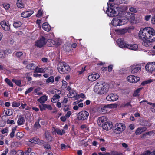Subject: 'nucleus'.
<instances>
[{
  "instance_id": "52",
  "label": "nucleus",
  "mask_w": 155,
  "mask_h": 155,
  "mask_svg": "<svg viewBox=\"0 0 155 155\" xmlns=\"http://www.w3.org/2000/svg\"><path fill=\"white\" fill-rule=\"evenodd\" d=\"M20 105L19 103L16 102H13L12 105L13 107H19Z\"/></svg>"
},
{
  "instance_id": "46",
  "label": "nucleus",
  "mask_w": 155,
  "mask_h": 155,
  "mask_svg": "<svg viewBox=\"0 0 155 155\" xmlns=\"http://www.w3.org/2000/svg\"><path fill=\"white\" fill-rule=\"evenodd\" d=\"M5 56V53L4 51L0 50V58H4Z\"/></svg>"
},
{
  "instance_id": "40",
  "label": "nucleus",
  "mask_w": 155,
  "mask_h": 155,
  "mask_svg": "<svg viewBox=\"0 0 155 155\" xmlns=\"http://www.w3.org/2000/svg\"><path fill=\"white\" fill-rule=\"evenodd\" d=\"M21 106L22 107V108L25 109L26 110H28L31 109V107L28 106H27V104L25 103L23 104L21 103Z\"/></svg>"
},
{
  "instance_id": "36",
  "label": "nucleus",
  "mask_w": 155,
  "mask_h": 155,
  "mask_svg": "<svg viewBox=\"0 0 155 155\" xmlns=\"http://www.w3.org/2000/svg\"><path fill=\"white\" fill-rule=\"evenodd\" d=\"M17 128V126H15L12 129V132L10 133V136L11 138H13L14 136V134Z\"/></svg>"
},
{
  "instance_id": "58",
  "label": "nucleus",
  "mask_w": 155,
  "mask_h": 155,
  "mask_svg": "<svg viewBox=\"0 0 155 155\" xmlns=\"http://www.w3.org/2000/svg\"><path fill=\"white\" fill-rule=\"evenodd\" d=\"M42 14L41 11V10H39L38 11V13L36 15V16L38 17H40L42 15Z\"/></svg>"
},
{
  "instance_id": "44",
  "label": "nucleus",
  "mask_w": 155,
  "mask_h": 155,
  "mask_svg": "<svg viewBox=\"0 0 155 155\" xmlns=\"http://www.w3.org/2000/svg\"><path fill=\"white\" fill-rule=\"evenodd\" d=\"M6 83L11 87H13V84L8 79L6 78L5 80Z\"/></svg>"
},
{
  "instance_id": "60",
  "label": "nucleus",
  "mask_w": 155,
  "mask_h": 155,
  "mask_svg": "<svg viewBox=\"0 0 155 155\" xmlns=\"http://www.w3.org/2000/svg\"><path fill=\"white\" fill-rule=\"evenodd\" d=\"M129 10L132 12H137L136 9L134 7H130Z\"/></svg>"
},
{
  "instance_id": "15",
  "label": "nucleus",
  "mask_w": 155,
  "mask_h": 155,
  "mask_svg": "<svg viewBox=\"0 0 155 155\" xmlns=\"http://www.w3.org/2000/svg\"><path fill=\"white\" fill-rule=\"evenodd\" d=\"M0 25L3 29L5 31H8L10 30V25L8 21H2L1 22Z\"/></svg>"
},
{
  "instance_id": "37",
  "label": "nucleus",
  "mask_w": 155,
  "mask_h": 155,
  "mask_svg": "<svg viewBox=\"0 0 155 155\" xmlns=\"http://www.w3.org/2000/svg\"><path fill=\"white\" fill-rule=\"evenodd\" d=\"M118 32V33L119 35L124 34L127 31V30L126 29H123L120 30H116Z\"/></svg>"
},
{
  "instance_id": "7",
  "label": "nucleus",
  "mask_w": 155,
  "mask_h": 155,
  "mask_svg": "<svg viewBox=\"0 0 155 155\" xmlns=\"http://www.w3.org/2000/svg\"><path fill=\"white\" fill-rule=\"evenodd\" d=\"M126 21V20L125 21V20H123L122 17L120 18H114L112 21V23L113 26H116L124 25Z\"/></svg>"
},
{
  "instance_id": "10",
  "label": "nucleus",
  "mask_w": 155,
  "mask_h": 155,
  "mask_svg": "<svg viewBox=\"0 0 155 155\" xmlns=\"http://www.w3.org/2000/svg\"><path fill=\"white\" fill-rule=\"evenodd\" d=\"M47 40L44 37H42L35 41V45L39 48L43 47L46 44Z\"/></svg>"
},
{
  "instance_id": "14",
  "label": "nucleus",
  "mask_w": 155,
  "mask_h": 155,
  "mask_svg": "<svg viewBox=\"0 0 155 155\" xmlns=\"http://www.w3.org/2000/svg\"><path fill=\"white\" fill-rule=\"evenodd\" d=\"M127 79L128 81L132 83H136L140 80L139 77L131 75L128 76Z\"/></svg>"
},
{
  "instance_id": "55",
  "label": "nucleus",
  "mask_w": 155,
  "mask_h": 155,
  "mask_svg": "<svg viewBox=\"0 0 155 155\" xmlns=\"http://www.w3.org/2000/svg\"><path fill=\"white\" fill-rule=\"evenodd\" d=\"M140 131V128L139 127L135 131V133L136 135H140L142 133Z\"/></svg>"
},
{
  "instance_id": "62",
  "label": "nucleus",
  "mask_w": 155,
  "mask_h": 155,
  "mask_svg": "<svg viewBox=\"0 0 155 155\" xmlns=\"http://www.w3.org/2000/svg\"><path fill=\"white\" fill-rule=\"evenodd\" d=\"M151 17V15H147L145 16V19L146 21H148L150 19Z\"/></svg>"
},
{
  "instance_id": "21",
  "label": "nucleus",
  "mask_w": 155,
  "mask_h": 155,
  "mask_svg": "<svg viewBox=\"0 0 155 155\" xmlns=\"http://www.w3.org/2000/svg\"><path fill=\"white\" fill-rule=\"evenodd\" d=\"M34 13L33 11H27L23 12L21 14V16L22 17L26 18L30 16Z\"/></svg>"
},
{
  "instance_id": "23",
  "label": "nucleus",
  "mask_w": 155,
  "mask_h": 155,
  "mask_svg": "<svg viewBox=\"0 0 155 155\" xmlns=\"http://www.w3.org/2000/svg\"><path fill=\"white\" fill-rule=\"evenodd\" d=\"M126 48L128 49L133 50H136L138 48V46L137 44H128L126 45Z\"/></svg>"
},
{
  "instance_id": "43",
  "label": "nucleus",
  "mask_w": 155,
  "mask_h": 155,
  "mask_svg": "<svg viewBox=\"0 0 155 155\" xmlns=\"http://www.w3.org/2000/svg\"><path fill=\"white\" fill-rule=\"evenodd\" d=\"M5 113L7 116H10L12 114V112L9 109L5 110H4Z\"/></svg>"
},
{
  "instance_id": "42",
  "label": "nucleus",
  "mask_w": 155,
  "mask_h": 155,
  "mask_svg": "<svg viewBox=\"0 0 155 155\" xmlns=\"http://www.w3.org/2000/svg\"><path fill=\"white\" fill-rule=\"evenodd\" d=\"M12 81L14 83L18 86H19L21 84V81L19 80H17L14 79L12 80Z\"/></svg>"
},
{
  "instance_id": "50",
  "label": "nucleus",
  "mask_w": 155,
  "mask_h": 155,
  "mask_svg": "<svg viewBox=\"0 0 155 155\" xmlns=\"http://www.w3.org/2000/svg\"><path fill=\"white\" fill-rule=\"evenodd\" d=\"M23 53L22 52L19 51L16 52L15 54V56L17 58H19L23 55Z\"/></svg>"
},
{
  "instance_id": "48",
  "label": "nucleus",
  "mask_w": 155,
  "mask_h": 155,
  "mask_svg": "<svg viewBox=\"0 0 155 155\" xmlns=\"http://www.w3.org/2000/svg\"><path fill=\"white\" fill-rule=\"evenodd\" d=\"M153 81V80L152 79H150L146 81H145L143 82L142 83V84L143 85H144L146 84H148L150 83H151Z\"/></svg>"
},
{
  "instance_id": "29",
  "label": "nucleus",
  "mask_w": 155,
  "mask_h": 155,
  "mask_svg": "<svg viewBox=\"0 0 155 155\" xmlns=\"http://www.w3.org/2000/svg\"><path fill=\"white\" fill-rule=\"evenodd\" d=\"M111 105L110 104H108L104 106L101 107V110L103 112H106L108 108L111 107Z\"/></svg>"
},
{
  "instance_id": "1",
  "label": "nucleus",
  "mask_w": 155,
  "mask_h": 155,
  "mask_svg": "<svg viewBox=\"0 0 155 155\" xmlns=\"http://www.w3.org/2000/svg\"><path fill=\"white\" fill-rule=\"evenodd\" d=\"M109 87L107 84L104 82H97L94 88L95 92L99 94H102L107 92Z\"/></svg>"
},
{
  "instance_id": "16",
  "label": "nucleus",
  "mask_w": 155,
  "mask_h": 155,
  "mask_svg": "<svg viewBox=\"0 0 155 155\" xmlns=\"http://www.w3.org/2000/svg\"><path fill=\"white\" fill-rule=\"evenodd\" d=\"M99 78L100 75L99 74L96 73L89 75L88 77V79L90 81H94L98 79Z\"/></svg>"
},
{
  "instance_id": "4",
  "label": "nucleus",
  "mask_w": 155,
  "mask_h": 155,
  "mask_svg": "<svg viewBox=\"0 0 155 155\" xmlns=\"http://www.w3.org/2000/svg\"><path fill=\"white\" fill-rule=\"evenodd\" d=\"M125 129V125L122 123H118L113 128V132L116 134H120Z\"/></svg>"
},
{
  "instance_id": "8",
  "label": "nucleus",
  "mask_w": 155,
  "mask_h": 155,
  "mask_svg": "<svg viewBox=\"0 0 155 155\" xmlns=\"http://www.w3.org/2000/svg\"><path fill=\"white\" fill-rule=\"evenodd\" d=\"M148 31H147V27L143 29H140L139 33V39L142 40L147 39Z\"/></svg>"
},
{
  "instance_id": "49",
  "label": "nucleus",
  "mask_w": 155,
  "mask_h": 155,
  "mask_svg": "<svg viewBox=\"0 0 155 155\" xmlns=\"http://www.w3.org/2000/svg\"><path fill=\"white\" fill-rule=\"evenodd\" d=\"M46 104H42L41 105H40L39 107L40 110L41 111H42L44 110H45L46 109Z\"/></svg>"
},
{
  "instance_id": "20",
  "label": "nucleus",
  "mask_w": 155,
  "mask_h": 155,
  "mask_svg": "<svg viewBox=\"0 0 155 155\" xmlns=\"http://www.w3.org/2000/svg\"><path fill=\"white\" fill-rule=\"evenodd\" d=\"M117 45L120 47L122 48H126V45L127 44L124 43L122 39L121 38L118 39L117 41Z\"/></svg>"
},
{
  "instance_id": "56",
  "label": "nucleus",
  "mask_w": 155,
  "mask_h": 155,
  "mask_svg": "<svg viewBox=\"0 0 155 155\" xmlns=\"http://www.w3.org/2000/svg\"><path fill=\"white\" fill-rule=\"evenodd\" d=\"M33 89V87H31L28 89H27L25 92V94L26 95L27 94L31 92L32 91Z\"/></svg>"
},
{
  "instance_id": "25",
  "label": "nucleus",
  "mask_w": 155,
  "mask_h": 155,
  "mask_svg": "<svg viewBox=\"0 0 155 155\" xmlns=\"http://www.w3.org/2000/svg\"><path fill=\"white\" fill-rule=\"evenodd\" d=\"M48 98V96L46 95H44L43 96H41L37 100L38 102L41 104H43L47 100Z\"/></svg>"
},
{
  "instance_id": "63",
  "label": "nucleus",
  "mask_w": 155,
  "mask_h": 155,
  "mask_svg": "<svg viewBox=\"0 0 155 155\" xmlns=\"http://www.w3.org/2000/svg\"><path fill=\"white\" fill-rule=\"evenodd\" d=\"M151 23L153 24H155V15L153 16L151 20Z\"/></svg>"
},
{
  "instance_id": "35",
  "label": "nucleus",
  "mask_w": 155,
  "mask_h": 155,
  "mask_svg": "<svg viewBox=\"0 0 155 155\" xmlns=\"http://www.w3.org/2000/svg\"><path fill=\"white\" fill-rule=\"evenodd\" d=\"M60 98V96L58 95H54L51 98V101L52 102L55 103L57 101L58 99Z\"/></svg>"
},
{
  "instance_id": "6",
  "label": "nucleus",
  "mask_w": 155,
  "mask_h": 155,
  "mask_svg": "<svg viewBox=\"0 0 155 155\" xmlns=\"http://www.w3.org/2000/svg\"><path fill=\"white\" fill-rule=\"evenodd\" d=\"M147 31H148L147 39L151 40L152 41H155V31L152 28L147 27Z\"/></svg>"
},
{
  "instance_id": "3",
  "label": "nucleus",
  "mask_w": 155,
  "mask_h": 155,
  "mask_svg": "<svg viewBox=\"0 0 155 155\" xmlns=\"http://www.w3.org/2000/svg\"><path fill=\"white\" fill-rule=\"evenodd\" d=\"M57 69L58 71L62 74L67 73L71 70L69 65L64 62L59 63L58 65Z\"/></svg>"
},
{
  "instance_id": "61",
  "label": "nucleus",
  "mask_w": 155,
  "mask_h": 155,
  "mask_svg": "<svg viewBox=\"0 0 155 155\" xmlns=\"http://www.w3.org/2000/svg\"><path fill=\"white\" fill-rule=\"evenodd\" d=\"M71 111H68L65 115L67 118H68L71 114Z\"/></svg>"
},
{
  "instance_id": "64",
  "label": "nucleus",
  "mask_w": 155,
  "mask_h": 155,
  "mask_svg": "<svg viewBox=\"0 0 155 155\" xmlns=\"http://www.w3.org/2000/svg\"><path fill=\"white\" fill-rule=\"evenodd\" d=\"M112 155H124V154L120 153H118L117 152H114Z\"/></svg>"
},
{
  "instance_id": "51",
  "label": "nucleus",
  "mask_w": 155,
  "mask_h": 155,
  "mask_svg": "<svg viewBox=\"0 0 155 155\" xmlns=\"http://www.w3.org/2000/svg\"><path fill=\"white\" fill-rule=\"evenodd\" d=\"M34 127L36 129L40 128L41 126L39 122H36L34 125Z\"/></svg>"
},
{
  "instance_id": "54",
  "label": "nucleus",
  "mask_w": 155,
  "mask_h": 155,
  "mask_svg": "<svg viewBox=\"0 0 155 155\" xmlns=\"http://www.w3.org/2000/svg\"><path fill=\"white\" fill-rule=\"evenodd\" d=\"M28 74L30 75L31 74L29 73H26L25 74V75L26 77V78L27 79L28 81H30L32 79V78L31 77H29L28 76Z\"/></svg>"
},
{
  "instance_id": "22",
  "label": "nucleus",
  "mask_w": 155,
  "mask_h": 155,
  "mask_svg": "<svg viewBox=\"0 0 155 155\" xmlns=\"http://www.w3.org/2000/svg\"><path fill=\"white\" fill-rule=\"evenodd\" d=\"M143 40V41L142 42V44L143 46L146 47H149L151 46L152 43L153 42L151 41V40H150V39H144Z\"/></svg>"
},
{
  "instance_id": "27",
  "label": "nucleus",
  "mask_w": 155,
  "mask_h": 155,
  "mask_svg": "<svg viewBox=\"0 0 155 155\" xmlns=\"http://www.w3.org/2000/svg\"><path fill=\"white\" fill-rule=\"evenodd\" d=\"M25 119L23 117H20L17 121V123L18 125H21L24 124Z\"/></svg>"
},
{
  "instance_id": "53",
  "label": "nucleus",
  "mask_w": 155,
  "mask_h": 155,
  "mask_svg": "<svg viewBox=\"0 0 155 155\" xmlns=\"http://www.w3.org/2000/svg\"><path fill=\"white\" fill-rule=\"evenodd\" d=\"M44 147L45 149L48 150L50 149H51V146L48 143L45 144L44 145Z\"/></svg>"
},
{
  "instance_id": "2",
  "label": "nucleus",
  "mask_w": 155,
  "mask_h": 155,
  "mask_svg": "<svg viewBox=\"0 0 155 155\" xmlns=\"http://www.w3.org/2000/svg\"><path fill=\"white\" fill-rule=\"evenodd\" d=\"M108 8L106 11V13L109 16L114 17L117 16L119 14L117 8L113 7L112 4L107 3Z\"/></svg>"
},
{
  "instance_id": "59",
  "label": "nucleus",
  "mask_w": 155,
  "mask_h": 155,
  "mask_svg": "<svg viewBox=\"0 0 155 155\" xmlns=\"http://www.w3.org/2000/svg\"><path fill=\"white\" fill-rule=\"evenodd\" d=\"M139 128H140V129L141 130L140 131L141 133L147 130V128L145 127H139Z\"/></svg>"
},
{
  "instance_id": "45",
  "label": "nucleus",
  "mask_w": 155,
  "mask_h": 155,
  "mask_svg": "<svg viewBox=\"0 0 155 155\" xmlns=\"http://www.w3.org/2000/svg\"><path fill=\"white\" fill-rule=\"evenodd\" d=\"M17 138L18 139H20L23 136V134L21 132H18L16 135Z\"/></svg>"
},
{
  "instance_id": "38",
  "label": "nucleus",
  "mask_w": 155,
  "mask_h": 155,
  "mask_svg": "<svg viewBox=\"0 0 155 155\" xmlns=\"http://www.w3.org/2000/svg\"><path fill=\"white\" fill-rule=\"evenodd\" d=\"M54 81V78L53 76H50L49 78L47 79L46 80V82L47 83H49L50 82L53 83Z\"/></svg>"
},
{
  "instance_id": "47",
  "label": "nucleus",
  "mask_w": 155,
  "mask_h": 155,
  "mask_svg": "<svg viewBox=\"0 0 155 155\" xmlns=\"http://www.w3.org/2000/svg\"><path fill=\"white\" fill-rule=\"evenodd\" d=\"M3 7L6 9L8 10L10 7V5L9 4L5 3L2 4Z\"/></svg>"
},
{
  "instance_id": "9",
  "label": "nucleus",
  "mask_w": 155,
  "mask_h": 155,
  "mask_svg": "<svg viewBox=\"0 0 155 155\" xmlns=\"http://www.w3.org/2000/svg\"><path fill=\"white\" fill-rule=\"evenodd\" d=\"M141 66L139 64H134L130 67L131 72L133 74H135L140 72L141 71Z\"/></svg>"
},
{
  "instance_id": "17",
  "label": "nucleus",
  "mask_w": 155,
  "mask_h": 155,
  "mask_svg": "<svg viewBox=\"0 0 155 155\" xmlns=\"http://www.w3.org/2000/svg\"><path fill=\"white\" fill-rule=\"evenodd\" d=\"M107 118L104 116L99 117L98 119L97 123L98 125L102 126L106 122H107Z\"/></svg>"
},
{
  "instance_id": "5",
  "label": "nucleus",
  "mask_w": 155,
  "mask_h": 155,
  "mask_svg": "<svg viewBox=\"0 0 155 155\" xmlns=\"http://www.w3.org/2000/svg\"><path fill=\"white\" fill-rule=\"evenodd\" d=\"M89 116V113L87 111L84 110L79 112L77 115L78 119L80 120L84 121L87 120Z\"/></svg>"
},
{
  "instance_id": "31",
  "label": "nucleus",
  "mask_w": 155,
  "mask_h": 155,
  "mask_svg": "<svg viewBox=\"0 0 155 155\" xmlns=\"http://www.w3.org/2000/svg\"><path fill=\"white\" fill-rule=\"evenodd\" d=\"M76 94L75 91L74 90H71L69 91V93L68 94L67 96L68 97H74Z\"/></svg>"
},
{
  "instance_id": "33",
  "label": "nucleus",
  "mask_w": 155,
  "mask_h": 155,
  "mask_svg": "<svg viewBox=\"0 0 155 155\" xmlns=\"http://www.w3.org/2000/svg\"><path fill=\"white\" fill-rule=\"evenodd\" d=\"M147 104L152 107L150 108V110L151 112L153 113H155V103H152L150 102H147Z\"/></svg>"
},
{
  "instance_id": "11",
  "label": "nucleus",
  "mask_w": 155,
  "mask_h": 155,
  "mask_svg": "<svg viewBox=\"0 0 155 155\" xmlns=\"http://www.w3.org/2000/svg\"><path fill=\"white\" fill-rule=\"evenodd\" d=\"M46 44L48 46L53 47L54 45L58 46L60 45L61 43L60 41L57 40L55 41L52 39H48L46 42Z\"/></svg>"
},
{
  "instance_id": "13",
  "label": "nucleus",
  "mask_w": 155,
  "mask_h": 155,
  "mask_svg": "<svg viewBox=\"0 0 155 155\" xmlns=\"http://www.w3.org/2000/svg\"><path fill=\"white\" fill-rule=\"evenodd\" d=\"M106 98L108 101H114L118 99V96L115 94L111 93L108 95Z\"/></svg>"
},
{
  "instance_id": "34",
  "label": "nucleus",
  "mask_w": 155,
  "mask_h": 155,
  "mask_svg": "<svg viewBox=\"0 0 155 155\" xmlns=\"http://www.w3.org/2000/svg\"><path fill=\"white\" fill-rule=\"evenodd\" d=\"M54 131L58 134L60 135H62L65 133V130H61L58 129H55Z\"/></svg>"
},
{
  "instance_id": "26",
  "label": "nucleus",
  "mask_w": 155,
  "mask_h": 155,
  "mask_svg": "<svg viewBox=\"0 0 155 155\" xmlns=\"http://www.w3.org/2000/svg\"><path fill=\"white\" fill-rule=\"evenodd\" d=\"M42 28L47 31H49L51 30V26L47 23H44L42 25Z\"/></svg>"
},
{
  "instance_id": "24",
  "label": "nucleus",
  "mask_w": 155,
  "mask_h": 155,
  "mask_svg": "<svg viewBox=\"0 0 155 155\" xmlns=\"http://www.w3.org/2000/svg\"><path fill=\"white\" fill-rule=\"evenodd\" d=\"M45 136L46 140L49 142L52 141L53 138L49 132L46 131L45 133Z\"/></svg>"
},
{
  "instance_id": "12",
  "label": "nucleus",
  "mask_w": 155,
  "mask_h": 155,
  "mask_svg": "<svg viewBox=\"0 0 155 155\" xmlns=\"http://www.w3.org/2000/svg\"><path fill=\"white\" fill-rule=\"evenodd\" d=\"M147 71L152 72L155 71V62H150L147 63L145 67Z\"/></svg>"
},
{
  "instance_id": "19",
  "label": "nucleus",
  "mask_w": 155,
  "mask_h": 155,
  "mask_svg": "<svg viewBox=\"0 0 155 155\" xmlns=\"http://www.w3.org/2000/svg\"><path fill=\"white\" fill-rule=\"evenodd\" d=\"M112 125L111 124L108 122L107 121L102 126V128L104 130H110L112 127Z\"/></svg>"
},
{
  "instance_id": "57",
  "label": "nucleus",
  "mask_w": 155,
  "mask_h": 155,
  "mask_svg": "<svg viewBox=\"0 0 155 155\" xmlns=\"http://www.w3.org/2000/svg\"><path fill=\"white\" fill-rule=\"evenodd\" d=\"M31 151V148H28L27 150L24 152L25 155H28L29 153Z\"/></svg>"
},
{
  "instance_id": "41",
  "label": "nucleus",
  "mask_w": 155,
  "mask_h": 155,
  "mask_svg": "<svg viewBox=\"0 0 155 155\" xmlns=\"http://www.w3.org/2000/svg\"><path fill=\"white\" fill-rule=\"evenodd\" d=\"M142 89V88H139L137 89L134 92L133 96H137L139 95V93L140 91Z\"/></svg>"
},
{
  "instance_id": "32",
  "label": "nucleus",
  "mask_w": 155,
  "mask_h": 155,
  "mask_svg": "<svg viewBox=\"0 0 155 155\" xmlns=\"http://www.w3.org/2000/svg\"><path fill=\"white\" fill-rule=\"evenodd\" d=\"M45 72L44 69L42 68H38L36 66V68H35L34 72H39L40 73H43Z\"/></svg>"
},
{
  "instance_id": "18",
  "label": "nucleus",
  "mask_w": 155,
  "mask_h": 155,
  "mask_svg": "<svg viewBox=\"0 0 155 155\" xmlns=\"http://www.w3.org/2000/svg\"><path fill=\"white\" fill-rule=\"evenodd\" d=\"M29 141L35 143L37 144H42L44 143V141L40 140L38 138L34 137L33 138L30 139Z\"/></svg>"
},
{
  "instance_id": "30",
  "label": "nucleus",
  "mask_w": 155,
  "mask_h": 155,
  "mask_svg": "<svg viewBox=\"0 0 155 155\" xmlns=\"http://www.w3.org/2000/svg\"><path fill=\"white\" fill-rule=\"evenodd\" d=\"M17 6L19 8H23L24 7V4L21 0H17L16 3Z\"/></svg>"
},
{
  "instance_id": "39",
  "label": "nucleus",
  "mask_w": 155,
  "mask_h": 155,
  "mask_svg": "<svg viewBox=\"0 0 155 155\" xmlns=\"http://www.w3.org/2000/svg\"><path fill=\"white\" fill-rule=\"evenodd\" d=\"M21 25V22L18 21L14 22L13 24V26L15 28L19 27Z\"/></svg>"
},
{
  "instance_id": "28",
  "label": "nucleus",
  "mask_w": 155,
  "mask_h": 155,
  "mask_svg": "<svg viewBox=\"0 0 155 155\" xmlns=\"http://www.w3.org/2000/svg\"><path fill=\"white\" fill-rule=\"evenodd\" d=\"M36 68V66L33 63L29 64L26 66L27 69L31 70H35Z\"/></svg>"
}]
</instances>
